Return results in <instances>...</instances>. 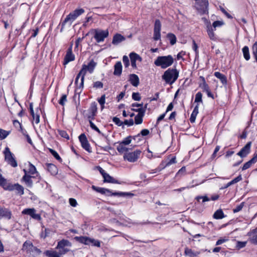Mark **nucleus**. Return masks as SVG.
<instances>
[{"instance_id":"c85d7f7f","label":"nucleus","mask_w":257,"mask_h":257,"mask_svg":"<svg viewBox=\"0 0 257 257\" xmlns=\"http://www.w3.org/2000/svg\"><path fill=\"white\" fill-rule=\"evenodd\" d=\"M33 246V243L30 241L27 240L23 243L22 249L28 253Z\"/></svg>"},{"instance_id":"69168bd1","label":"nucleus","mask_w":257,"mask_h":257,"mask_svg":"<svg viewBox=\"0 0 257 257\" xmlns=\"http://www.w3.org/2000/svg\"><path fill=\"white\" fill-rule=\"evenodd\" d=\"M7 180L4 178L2 175L0 173V186L2 187L4 189V187L6 183Z\"/></svg>"},{"instance_id":"4d7b16f0","label":"nucleus","mask_w":257,"mask_h":257,"mask_svg":"<svg viewBox=\"0 0 257 257\" xmlns=\"http://www.w3.org/2000/svg\"><path fill=\"white\" fill-rule=\"evenodd\" d=\"M73 13H74L75 16L77 18L84 13V10L83 9H76L74 10Z\"/></svg>"},{"instance_id":"a211bd4d","label":"nucleus","mask_w":257,"mask_h":257,"mask_svg":"<svg viewBox=\"0 0 257 257\" xmlns=\"http://www.w3.org/2000/svg\"><path fill=\"white\" fill-rule=\"evenodd\" d=\"M24 171L25 172V175L22 177V180L25 182L26 185L28 187L32 188L33 185V182L32 178H34V177L28 175L27 174V171L25 169H24Z\"/></svg>"},{"instance_id":"6e6d98bb","label":"nucleus","mask_w":257,"mask_h":257,"mask_svg":"<svg viewBox=\"0 0 257 257\" xmlns=\"http://www.w3.org/2000/svg\"><path fill=\"white\" fill-rule=\"evenodd\" d=\"M112 121L117 126H121L123 124V122L121 121L119 118L116 116L112 118Z\"/></svg>"},{"instance_id":"2eb2a0df","label":"nucleus","mask_w":257,"mask_h":257,"mask_svg":"<svg viewBox=\"0 0 257 257\" xmlns=\"http://www.w3.org/2000/svg\"><path fill=\"white\" fill-rule=\"evenodd\" d=\"M96 65L97 63L93 60H91L87 65H82L81 70H83L85 74H86L87 71L90 73H92L93 72Z\"/></svg>"},{"instance_id":"052dcab7","label":"nucleus","mask_w":257,"mask_h":257,"mask_svg":"<svg viewBox=\"0 0 257 257\" xmlns=\"http://www.w3.org/2000/svg\"><path fill=\"white\" fill-rule=\"evenodd\" d=\"M132 98L136 101H139L141 97L139 92H133L132 94Z\"/></svg>"},{"instance_id":"9d476101","label":"nucleus","mask_w":257,"mask_h":257,"mask_svg":"<svg viewBox=\"0 0 257 257\" xmlns=\"http://www.w3.org/2000/svg\"><path fill=\"white\" fill-rule=\"evenodd\" d=\"M141 153V151L140 150H136L131 153L126 152L124 154L123 158L130 162H135L138 159Z\"/></svg>"},{"instance_id":"9b49d317","label":"nucleus","mask_w":257,"mask_h":257,"mask_svg":"<svg viewBox=\"0 0 257 257\" xmlns=\"http://www.w3.org/2000/svg\"><path fill=\"white\" fill-rule=\"evenodd\" d=\"M87 111V117L89 120L94 119L97 112V104L95 102L91 103Z\"/></svg>"},{"instance_id":"774afa93","label":"nucleus","mask_w":257,"mask_h":257,"mask_svg":"<svg viewBox=\"0 0 257 257\" xmlns=\"http://www.w3.org/2000/svg\"><path fill=\"white\" fill-rule=\"evenodd\" d=\"M69 202L72 207H76L78 205L76 200L72 198L69 199Z\"/></svg>"},{"instance_id":"ddd939ff","label":"nucleus","mask_w":257,"mask_h":257,"mask_svg":"<svg viewBox=\"0 0 257 257\" xmlns=\"http://www.w3.org/2000/svg\"><path fill=\"white\" fill-rule=\"evenodd\" d=\"M22 213L30 215L32 218L37 220H40L41 217L40 214L36 213V210L34 208H26L24 209Z\"/></svg>"},{"instance_id":"8fccbe9b","label":"nucleus","mask_w":257,"mask_h":257,"mask_svg":"<svg viewBox=\"0 0 257 257\" xmlns=\"http://www.w3.org/2000/svg\"><path fill=\"white\" fill-rule=\"evenodd\" d=\"M175 163H176V157H174L168 162H167L165 164V165L164 167L160 169L159 171H161L162 170L164 169L166 167L169 166L171 165V164Z\"/></svg>"},{"instance_id":"72a5a7b5","label":"nucleus","mask_w":257,"mask_h":257,"mask_svg":"<svg viewBox=\"0 0 257 257\" xmlns=\"http://www.w3.org/2000/svg\"><path fill=\"white\" fill-rule=\"evenodd\" d=\"M244 58L248 61L250 59V54L249 52V48L247 46H244L242 49Z\"/></svg>"},{"instance_id":"a18cd8bd","label":"nucleus","mask_w":257,"mask_h":257,"mask_svg":"<svg viewBox=\"0 0 257 257\" xmlns=\"http://www.w3.org/2000/svg\"><path fill=\"white\" fill-rule=\"evenodd\" d=\"M202 94L201 92H197L195 95V102L199 103L201 102L202 103Z\"/></svg>"},{"instance_id":"ea45409f","label":"nucleus","mask_w":257,"mask_h":257,"mask_svg":"<svg viewBox=\"0 0 257 257\" xmlns=\"http://www.w3.org/2000/svg\"><path fill=\"white\" fill-rule=\"evenodd\" d=\"M203 80V83L200 85V87L205 91H208L210 89L208 85L206 83L204 77H201Z\"/></svg>"},{"instance_id":"4468645a","label":"nucleus","mask_w":257,"mask_h":257,"mask_svg":"<svg viewBox=\"0 0 257 257\" xmlns=\"http://www.w3.org/2000/svg\"><path fill=\"white\" fill-rule=\"evenodd\" d=\"M79 140L82 147L87 152H91V147L85 135L84 134H81L79 136Z\"/></svg>"},{"instance_id":"6ab92c4d","label":"nucleus","mask_w":257,"mask_h":257,"mask_svg":"<svg viewBox=\"0 0 257 257\" xmlns=\"http://www.w3.org/2000/svg\"><path fill=\"white\" fill-rule=\"evenodd\" d=\"M12 215V212L9 209L0 206V217L9 220L11 219Z\"/></svg>"},{"instance_id":"e433bc0d","label":"nucleus","mask_w":257,"mask_h":257,"mask_svg":"<svg viewBox=\"0 0 257 257\" xmlns=\"http://www.w3.org/2000/svg\"><path fill=\"white\" fill-rule=\"evenodd\" d=\"M124 146L125 145H122V144L121 142H120L116 148L118 152L121 153H122L124 152L126 153L128 149V148L125 147Z\"/></svg>"},{"instance_id":"b1692460","label":"nucleus","mask_w":257,"mask_h":257,"mask_svg":"<svg viewBox=\"0 0 257 257\" xmlns=\"http://www.w3.org/2000/svg\"><path fill=\"white\" fill-rule=\"evenodd\" d=\"M122 64L120 61L117 62L114 66L113 74L116 76H120L122 73Z\"/></svg>"},{"instance_id":"338daca9","label":"nucleus","mask_w":257,"mask_h":257,"mask_svg":"<svg viewBox=\"0 0 257 257\" xmlns=\"http://www.w3.org/2000/svg\"><path fill=\"white\" fill-rule=\"evenodd\" d=\"M103 86V83L99 81H96L93 83V87L95 88H102Z\"/></svg>"},{"instance_id":"4c0bfd02","label":"nucleus","mask_w":257,"mask_h":257,"mask_svg":"<svg viewBox=\"0 0 257 257\" xmlns=\"http://www.w3.org/2000/svg\"><path fill=\"white\" fill-rule=\"evenodd\" d=\"M150 134V131L148 129H143L142 130L140 133L138 134L137 135L133 136V139L136 140V138L138 137H139L140 135H142V136H146Z\"/></svg>"},{"instance_id":"f8f14e48","label":"nucleus","mask_w":257,"mask_h":257,"mask_svg":"<svg viewBox=\"0 0 257 257\" xmlns=\"http://www.w3.org/2000/svg\"><path fill=\"white\" fill-rule=\"evenodd\" d=\"M72 46L73 43H72L67 49L66 54L64 57L63 62V64L64 65L67 64L69 62L75 60V56L72 53Z\"/></svg>"},{"instance_id":"20e7f679","label":"nucleus","mask_w":257,"mask_h":257,"mask_svg":"<svg viewBox=\"0 0 257 257\" xmlns=\"http://www.w3.org/2000/svg\"><path fill=\"white\" fill-rule=\"evenodd\" d=\"M195 8L198 13L201 15H208L209 2L208 0L195 1Z\"/></svg>"},{"instance_id":"6e6552de","label":"nucleus","mask_w":257,"mask_h":257,"mask_svg":"<svg viewBox=\"0 0 257 257\" xmlns=\"http://www.w3.org/2000/svg\"><path fill=\"white\" fill-rule=\"evenodd\" d=\"M5 160L12 167L15 168L18 166L17 162L14 154L11 152L8 147H6L4 151Z\"/></svg>"},{"instance_id":"58836bf2","label":"nucleus","mask_w":257,"mask_h":257,"mask_svg":"<svg viewBox=\"0 0 257 257\" xmlns=\"http://www.w3.org/2000/svg\"><path fill=\"white\" fill-rule=\"evenodd\" d=\"M10 133V131H7L0 128V140H2L6 138Z\"/></svg>"},{"instance_id":"13d9d810","label":"nucleus","mask_w":257,"mask_h":257,"mask_svg":"<svg viewBox=\"0 0 257 257\" xmlns=\"http://www.w3.org/2000/svg\"><path fill=\"white\" fill-rule=\"evenodd\" d=\"M67 101V95L66 94H64L62 96L60 99L59 101V103L63 106L65 102Z\"/></svg>"},{"instance_id":"09e8293b","label":"nucleus","mask_w":257,"mask_h":257,"mask_svg":"<svg viewBox=\"0 0 257 257\" xmlns=\"http://www.w3.org/2000/svg\"><path fill=\"white\" fill-rule=\"evenodd\" d=\"M105 95L103 94L102 95L101 97L98 99V101L100 105H101V109H103L104 108V105L105 103Z\"/></svg>"},{"instance_id":"864d4df0","label":"nucleus","mask_w":257,"mask_h":257,"mask_svg":"<svg viewBox=\"0 0 257 257\" xmlns=\"http://www.w3.org/2000/svg\"><path fill=\"white\" fill-rule=\"evenodd\" d=\"M223 25V22L220 21H216L213 23L212 25L211 26L214 28V30H216V27H221Z\"/></svg>"},{"instance_id":"aec40b11","label":"nucleus","mask_w":257,"mask_h":257,"mask_svg":"<svg viewBox=\"0 0 257 257\" xmlns=\"http://www.w3.org/2000/svg\"><path fill=\"white\" fill-rule=\"evenodd\" d=\"M130 57L131 59V65L133 68H136L137 67L136 61L139 60V61H142V58L137 53L134 52H132L130 54Z\"/></svg>"},{"instance_id":"79ce46f5","label":"nucleus","mask_w":257,"mask_h":257,"mask_svg":"<svg viewBox=\"0 0 257 257\" xmlns=\"http://www.w3.org/2000/svg\"><path fill=\"white\" fill-rule=\"evenodd\" d=\"M252 53L257 62V42H255L252 46Z\"/></svg>"},{"instance_id":"5701e85b","label":"nucleus","mask_w":257,"mask_h":257,"mask_svg":"<svg viewBox=\"0 0 257 257\" xmlns=\"http://www.w3.org/2000/svg\"><path fill=\"white\" fill-rule=\"evenodd\" d=\"M74 239L77 241L86 245L89 244L93 241L91 239L86 236H75Z\"/></svg>"},{"instance_id":"7c9ffc66","label":"nucleus","mask_w":257,"mask_h":257,"mask_svg":"<svg viewBox=\"0 0 257 257\" xmlns=\"http://www.w3.org/2000/svg\"><path fill=\"white\" fill-rule=\"evenodd\" d=\"M184 253L189 257H195L199 254L200 252L198 251H194L192 249L189 248H186L185 249Z\"/></svg>"},{"instance_id":"de8ad7c7","label":"nucleus","mask_w":257,"mask_h":257,"mask_svg":"<svg viewBox=\"0 0 257 257\" xmlns=\"http://www.w3.org/2000/svg\"><path fill=\"white\" fill-rule=\"evenodd\" d=\"M132 139H133V137L130 136L125 138L121 143L124 145H129L132 142Z\"/></svg>"},{"instance_id":"5fc2aeb1","label":"nucleus","mask_w":257,"mask_h":257,"mask_svg":"<svg viewBox=\"0 0 257 257\" xmlns=\"http://www.w3.org/2000/svg\"><path fill=\"white\" fill-rule=\"evenodd\" d=\"M244 206V202L241 203L239 205H237L235 208L233 209V213H237L242 209Z\"/></svg>"},{"instance_id":"1a4fd4ad","label":"nucleus","mask_w":257,"mask_h":257,"mask_svg":"<svg viewBox=\"0 0 257 257\" xmlns=\"http://www.w3.org/2000/svg\"><path fill=\"white\" fill-rule=\"evenodd\" d=\"M94 31V38L97 43H101L104 41V39L109 35L108 30H101L98 29H93Z\"/></svg>"},{"instance_id":"c9c22d12","label":"nucleus","mask_w":257,"mask_h":257,"mask_svg":"<svg viewBox=\"0 0 257 257\" xmlns=\"http://www.w3.org/2000/svg\"><path fill=\"white\" fill-rule=\"evenodd\" d=\"M144 114H137L135 117V123L136 124H140L143 122V118L144 116Z\"/></svg>"},{"instance_id":"603ef678","label":"nucleus","mask_w":257,"mask_h":257,"mask_svg":"<svg viewBox=\"0 0 257 257\" xmlns=\"http://www.w3.org/2000/svg\"><path fill=\"white\" fill-rule=\"evenodd\" d=\"M90 126L92 129L95 130L99 134H101V132L99 130V129L95 125V124L92 121V120H89Z\"/></svg>"},{"instance_id":"2f4dec72","label":"nucleus","mask_w":257,"mask_h":257,"mask_svg":"<svg viewBox=\"0 0 257 257\" xmlns=\"http://www.w3.org/2000/svg\"><path fill=\"white\" fill-rule=\"evenodd\" d=\"M213 217L216 219H220L223 218L225 216L222 209H220L214 212Z\"/></svg>"},{"instance_id":"7ed1b4c3","label":"nucleus","mask_w":257,"mask_h":257,"mask_svg":"<svg viewBox=\"0 0 257 257\" xmlns=\"http://www.w3.org/2000/svg\"><path fill=\"white\" fill-rule=\"evenodd\" d=\"M174 62V59L171 55L158 56L154 61L156 66L166 69L171 66Z\"/></svg>"},{"instance_id":"0e129e2a","label":"nucleus","mask_w":257,"mask_h":257,"mask_svg":"<svg viewBox=\"0 0 257 257\" xmlns=\"http://www.w3.org/2000/svg\"><path fill=\"white\" fill-rule=\"evenodd\" d=\"M154 40L158 41L161 39V33L160 31H154Z\"/></svg>"},{"instance_id":"f704fd0d","label":"nucleus","mask_w":257,"mask_h":257,"mask_svg":"<svg viewBox=\"0 0 257 257\" xmlns=\"http://www.w3.org/2000/svg\"><path fill=\"white\" fill-rule=\"evenodd\" d=\"M167 37L169 40L171 45H174L176 43L177 39L174 34L172 33H168Z\"/></svg>"},{"instance_id":"c03bdc74","label":"nucleus","mask_w":257,"mask_h":257,"mask_svg":"<svg viewBox=\"0 0 257 257\" xmlns=\"http://www.w3.org/2000/svg\"><path fill=\"white\" fill-rule=\"evenodd\" d=\"M49 151L56 160L61 162L62 161L61 157L59 156V154L56 151L52 149H50Z\"/></svg>"},{"instance_id":"dca6fc26","label":"nucleus","mask_w":257,"mask_h":257,"mask_svg":"<svg viewBox=\"0 0 257 257\" xmlns=\"http://www.w3.org/2000/svg\"><path fill=\"white\" fill-rule=\"evenodd\" d=\"M76 17L75 16L74 13H70L69 15H68L65 18L63 22L62 23V27L60 30V32H62L64 28L65 25L68 23L69 25H71L72 22L76 19Z\"/></svg>"},{"instance_id":"4be33fe9","label":"nucleus","mask_w":257,"mask_h":257,"mask_svg":"<svg viewBox=\"0 0 257 257\" xmlns=\"http://www.w3.org/2000/svg\"><path fill=\"white\" fill-rule=\"evenodd\" d=\"M131 84L135 87H137L140 83V79L138 76L135 74H131L129 75V80Z\"/></svg>"},{"instance_id":"37998d69","label":"nucleus","mask_w":257,"mask_h":257,"mask_svg":"<svg viewBox=\"0 0 257 257\" xmlns=\"http://www.w3.org/2000/svg\"><path fill=\"white\" fill-rule=\"evenodd\" d=\"M51 232V230L49 228H45L44 230L42 231L41 233V237L43 238H45L46 237L49 236Z\"/></svg>"},{"instance_id":"bb28decb","label":"nucleus","mask_w":257,"mask_h":257,"mask_svg":"<svg viewBox=\"0 0 257 257\" xmlns=\"http://www.w3.org/2000/svg\"><path fill=\"white\" fill-rule=\"evenodd\" d=\"M47 170L52 175H56L58 173L57 167L54 164H48L47 165Z\"/></svg>"},{"instance_id":"393cba45","label":"nucleus","mask_w":257,"mask_h":257,"mask_svg":"<svg viewBox=\"0 0 257 257\" xmlns=\"http://www.w3.org/2000/svg\"><path fill=\"white\" fill-rule=\"evenodd\" d=\"M103 182L107 183H111L114 184H120V182H118V180L115 179L112 177L110 176L108 174L106 173L103 176Z\"/></svg>"},{"instance_id":"0eeeda50","label":"nucleus","mask_w":257,"mask_h":257,"mask_svg":"<svg viewBox=\"0 0 257 257\" xmlns=\"http://www.w3.org/2000/svg\"><path fill=\"white\" fill-rule=\"evenodd\" d=\"M71 246L72 244L68 240L63 239L58 241L56 249H58L59 254L62 255L70 251L68 247Z\"/></svg>"},{"instance_id":"f257e3e1","label":"nucleus","mask_w":257,"mask_h":257,"mask_svg":"<svg viewBox=\"0 0 257 257\" xmlns=\"http://www.w3.org/2000/svg\"><path fill=\"white\" fill-rule=\"evenodd\" d=\"M92 189L96 191L97 192L100 193L101 194L105 195L107 196H129L132 197L134 195V194L130 192H112L111 190L102 187H99L94 185L92 186Z\"/></svg>"},{"instance_id":"423d86ee","label":"nucleus","mask_w":257,"mask_h":257,"mask_svg":"<svg viewBox=\"0 0 257 257\" xmlns=\"http://www.w3.org/2000/svg\"><path fill=\"white\" fill-rule=\"evenodd\" d=\"M86 74L84 72L83 70H80L78 74L77 75L75 80V84L76 85L75 88V92L80 93L81 92L84 87V81Z\"/></svg>"},{"instance_id":"39448f33","label":"nucleus","mask_w":257,"mask_h":257,"mask_svg":"<svg viewBox=\"0 0 257 257\" xmlns=\"http://www.w3.org/2000/svg\"><path fill=\"white\" fill-rule=\"evenodd\" d=\"M4 190L9 191H16V194L22 196L24 194V188L19 183L12 184L6 181Z\"/></svg>"},{"instance_id":"49530a36","label":"nucleus","mask_w":257,"mask_h":257,"mask_svg":"<svg viewBox=\"0 0 257 257\" xmlns=\"http://www.w3.org/2000/svg\"><path fill=\"white\" fill-rule=\"evenodd\" d=\"M37 172L36 167L31 163H30L28 173L31 175H34Z\"/></svg>"},{"instance_id":"412c9836","label":"nucleus","mask_w":257,"mask_h":257,"mask_svg":"<svg viewBox=\"0 0 257 257\" xmlns=\"http://www.w3.org/2000/svg\"><path fill=\"white\" fill-rule=\"evenodd\" d=\"M125 40V38L120 34H115L112 39V43L114 45H117L120 43Z\"/></svg>"},{"instance_id":"bf43d9fd","label":"nucleus","mask_w":257,"mask_h":257,"mask_svg":"<svg viewBox=\"0 0 257 257\" xmlns=\"http://www.w3.org/2000/svg\"><path fill=\"white\" fill-rule=\"evenodd\" d=\"M246 241H237L236 247L238 249H240L245 246L246 244Z\"/></svg>"},{"instance_id":"c756f323","label":"nucleus","mask_w":257,"mask_h":257,"mask_svg":"<svg viewBox=\"0 0 257 257\" xmlns=\"http://www.w3.org/2000/svg\"><path fill=\"white\" fill-rule=\"evenodd\" d=\"M44 254L48 257H60L61 255L58 251L52 250H47L44 252Z\"/></svg>"},{"instance_id":"a19ab883","label":"nucleus","mask_w":257,"mask_h":257,"mask_svg":"<svg viewBox=\"0 0 257 257\" xmlns=\"http://www.w3.org/2000/svg\"><path fill=\"white\" fill-rule=\"evenodd\" d=\"M161 23L159 20H156L154 25V31H160L161 32Z\"/></svg>"},{"instance_id":"680f3d73","label":"nucleus","mask_w":257,"mask_h":257,"mask_svg":"<svg viewBox=\"0 0 257 257\" xmlns=\"http://www.w3.org/2000/svg\"><path fill=\"white\" fill-rule=\"evenodd\" d=\"M59 134L63 138L66 139L67 140L69 139V137L67 132L65 131H59Z\"/></svg>"},{"instance_id":"f3484780","label":"nucleus","mask_w":257,"mask_h":257,"mask_svg":"<svg viewBox=\"0 0 257 257\" xmlns=\"http://www.w3.org/2000/svg\"><path fill=\"white\" fill-rule=\"evenodd\" d=\"M251 142H248L237 154L241 158L245 157L250 152Z\"/></svg>"},{"instance_id":"cd10ccee","label":"nucleus","mask_w":257,"mask_h":257,"mask_svg":"<svg viewBox=\"0 0 257 257\" xmlns=\"http://www.w3.org/2000/svg\"><path fill=\"white\" fill-rule=\"evenodd\" d=\"M41 252L42 251L40 249L35 246H33L30 251L28 252V254H30V255L33 257H39L41 254Z\"/></svg>"},{"instance_id":"f03ea898","label":"nucleus","mask_w":257,"mask_h":257,"mask_svg":"<svg viewBox=\"0 0 257 257\" xmlns=\"http://www.w3.org/2000/svg\"><path fill=\"white\" fill-rule=\"evenodd\" d=\"M178 77L179 71L176 68H169L164 72L162 77L167 84L172 85L177 80Z\"/></svg>"},{"instance_id":"e2e57ef3","label":"nucleus","mask_w":257,"mask_h":257,"mask_svg":"<svg viewBox=\"0 0 257 257\" xmlns=\"http://www.w3.org/2000/svg\"><path fill=\"white\" fill-rule=\"evenodd\" d=\"M122 61L125 67H127L130 65V61L127 56L124 55L122 58Z\"/></svg>"},{"instance_id":"a878e982","label":"nucleus","mask_w":257,"mask_h":257,"mask_svg":"<svg viewBox=\"0 0 257 257\" xmlns=\"http://www.w3.org/2000/svg\"><path fill=\"white\" fill-rule=\"evenodd\" d=\"M214 75L220 80L223 85L227 84V78L225 75L219 72H215Z\"/></svg>"},{"instance_id":"3c124183","label":"nucleus","mask_w":257,"mask_h":257,"mask_svg":"<svg viewBox=\"0 0 257 257\" xmlns=\"http://www.w3.org/2000/svg\"><path fill=\"white\" fill-rule=\"evenodd\" d=\"M195 199L198 201H200V199H202V202L209 201L210 199L207 196H198Z\"/></svg>"},{"instance_id":"473e14b6","label":"nucleus","mask_w":257,"mask_h":257,"mask_svg":"<svg viewBox=\"0 0 257 257\" xmlns=\"http://www.w3.org/2000/svg\"><path fill=\"white\" fill-rule=\"evenodd\" d=\"M208 35L209 38L213 41H216L217 38L215 33L213 32V28L212 26L206 28Z\"/></svg>"}]
</instances>
